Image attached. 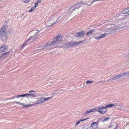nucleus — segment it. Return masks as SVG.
<instances>
[{"label": "nucleus", "mask_w": 129, "mask_h": 129, "mask_svg": "<svg viewBox=\"0 0 129 129\" xmlns=\"http://www.w3.org/2000/svg\"><path fill=\"white\" fill-rule=\"evenodd\" d=\"M26 42L24 43L21 46L22 48H23L26 45Z\"/></svg>", "instance_id": "nucleus-27"}, {"label": "nucleus", "mask_w": 129, "mask_h": 129, "mask_svg": "<svg viewBox=\"0 0 129 129\" xmlns=\"http://www.w3.org/2000/svg\"><path fill=\"white\" fill-rule=\"evenodd\" d=\"M63 41L62 36L59 35H57L53 39V40L49 45V48L51 49V46L53 45H56L60 44H62V42Z\"/></svg>", "instance_id": "nucleus-1"}, {"label": "nucleus", "mask_w": 129, "mask_h": 129, "mask_svg": "<svg viewBox=\"0 0 129 129\" xmlns=\"http://www.w3.org/2000/svg\"><path fill=\"white\" fill-rule=\"evenodd\" d=\"M85 33L84 31H81L79 32V34L80 37H82L84 36Z\"/></svg>", "instance_id": "nucleus-17"}, {"label": "nucleus", "mask_w": 129, "mask_h": 129, "mask_svg": "<svg viewBox=\"0 0 129 129\" xmlns=\"http://www.w3.org/2000/svg\"><path fill=\"white\" fill-rule=\"evenodd\" d=\"M106 34L105 33L103 34H102L100 35L99 37H95L94 38L96 40H98L101 39L103 38H105L106 37Z\"/></svg>", "instance_id": "nucleus-10"}, {"label": "nucleus", "mask_w": 129, "mask_h": 129, "mask_svg": "<svg viewBox=\"0 0 129 129\" xmlns=\"http://www.w3.org/2000/svg\"><path fill=\"white\" fill-rule=\"evenodd\" d=\"M97 109L98 110V112L100 113L104 114L107 111V108L106 107H99L97 108Z\"/></svg>", "instance_id": "nucleus-4"}, {"label": "nucleus", "mask_w": 129, "mask_h": 129, "mask_svg": "<svg viewBox=\"0 0 129 129\" xmlns=\"http://www.w3.org/2000/svg\"><path fill=\"white\" fill-rule=\"evenodd\" d=\"M16 96H14V97H13L11 98L10 99H14L16 97Z\"/></svg>", "instance_id": "nucleus-36"}, {"label": "nucleus", "mask_w": 129, "mask_h": 129, "mask_svg": "<svg viewBox=\"0 0 129 129\" xmlns=\"http://www.w3.org/2000/svg\"><path fill=\"white\" fill-rule=\"evenodd\" d=\"M41 2V1L40 0H39L37 1V2L38 4L39 3H40Z\"/></svg>", "instance_id": "nucleus-35"}, {"label": "nucleus", "mask_w": 129, "mask_h": 129, "mask_svg": "<svg viewBox=\"0 0 129 129\" xmlns=\"http://www.w3.org/2000/svg\"><path fill=\"white\" fill-rule=\"evenodd\" d=\"M31 38L32 40L35 41V40L38 37L36 36H33Z\"/></svg>", "instance_id": "nucleus-22"}, {"label": "nucleus", "mask_w": 129, "mask_h": 129, "mask_svg": "<svg viewBox=\"0 0 129 129\" xmlns=\"http://www.w3.org/2000/svg\"><path fill=\"white\" fill-rule=\"evenodd\" d=\"M127 56L128 57V58H129V53L127 54Z\"/></svg>", "instance_id": "nucleus-41"}, {"label": "nucleus", "mask_w": 129, "mask_h": 129, "mask_svg": "<svg viewBox=\"0 0 129 129\" xmlns=\"http://www.w3.org/2000/svg\"><path fill=\"white\" fill-rule=\"evenodd\" d=\"M13 103L17 104H20L23 106L24 107H29L30 106H34V104L25 105L24 103H21L19 102H18L17 101H15L13 102Z\"/></svg>", "instance_id": "nucleus-6"}, {"label": "nucleus", "mask_w": 129, "mask_h": 129, "mask_svg": "<svg viewBox=\"0 0 129 129\" xmlns=\"http://www.w3.org/2000/svg\"><path fill=\"white\" fill-rule=\"evenodd\" d=\"M31 39H32V38H31V37H30V38H29V39H28L27 40H26V43H27V42H28L29 41V40H31Z\"/></svg>", "instance_id": "nucleus-31"}, {"label": "nucleus", "mask_w": 129, "mask_h": 129, "mask_svg": "<svg viewBox=\"0 0 129 129\" xmlns=\"http://www.w3.org/2000/svg\"><path fill=\"white\" fill-rule=\"evenodd\" d=\"M112 127V126H109V128H110V127Z\"/></svg>", "instance_id": "nucleus-43"}, {"label": "nucleus", "mask_w": 129, "mask_h": 129, "mask_svg": "<svg viewBox=\"0 0 129 129\" xmlns=\"http://www.w3.org/2000/svg\"><path fill=\"white\" fill-rule=\"evenodd\" d=\"M75 36H77V37L79 36V32L75 33Z\"/></svg>", "instance_id": "nucleus-29"}, {"label": "nucleus", "mask_w": 129, "mask_h": 129, "mask_svg": "<svg viewBox=\"0 0 129 129\" xmlns=\"http://www.w3.org/2000/svg\"><path fill=\"white\" fill-rule=\"evenodd\" d=\"M110 118L109 117H106L104 118V119L103 120V122H105L106 121L108 120Z\"/></svg>", "instance_id": "nucleus-23"}, {"label": "nucleus", "mask_w": 129, "mask_h": 129, "mask_svg": "<svg viewBox=\"0 0 129 129\" xmlns=\"http://www.w3.org/2000/svg\"><path fill=\"white\" fill-rule=\"evenodd\" d=\"M22 1L25 3H28L29 1V0H22Z\"/></svg>", "instance_id": "nucleus-26"}, {"label": "nucleus", "mask_w": 129, "mask_h": 129, "mask_svg": "<svg viewBox=\"0 0 129 129\" xmlns=\"http://www.w3.org/2000/svg\"><path fill=\"white\" fill-rule=\"evenodd\" d=\"M89 119V118H86L85 119H81V120H80V121H79L77 122L76 123V124L75 125V126H76L78 124H79L81 121H83L86 120H87V119Z\"/></svg>", "instance_id": "nucleus-18"}, {"label": "nucleus", "mask_w": 129, "mask_h": 129, "mask_svg": "<svg viewBox=\"0 0 129 129\" xmlns=\"http://www.w3.org/2000/svg\"><path fill=\"white\" fill-rule=\"evenodd\" d=\"M48 42L47 43V44L45 45V47L48 44Z\"/></svg>", "instance_id": "nucleus-42"}, {"label": "nucleus", "mask_w": 129, "mask_h": 129, "mask_svg": "<svg viewBox=\"0 0 129 129\" xmlns=\"http://www.w3.org/2000/svg\"><path fill=\"white\" fill-rule=\"evenodd\" d=\"M54 24V23H53V24H52L51 25H49V27L50 26H51Z\"/></svg>", "instance_id": "nucleus-40"}, {"label": "nucleus", "mask_w": 129, "mask_h": 129, "mask_svg": "<svg viewBox=\"0 0 129 129\" xmlns=\"http://www.w3.org/2000/svg\"><path fill=\"white\" fill-rule=\"evenodd\" d=\"M98 0H94L91 3V4H90L91 5V4L93 3L94 2H95V1H98Z\"/></svg>", "instance_id": "nucleus-34"}, {"label": "nucleus", "mask_w": 129, "mask_h": 129, "mask_svg": "<svg viewBox=\"0 0 129 129\" xmlns=\"http://www.w3.org/2000/svg\"><path fill=\"white\" fill-rule=\"evenodd\" d=\"M91 126L92 129H98V123L95 122H93L91 124Z\"/></svg>", "instance_id": "nucleus-7"}, {"label": "nucleus", "mask_w": 129, "mask_h": 129, "mask_svg": "<svg viewBox=\"0 0 129 129\" xmlns=\"http://www.w3.org/2000/svg\"><path fill=\"white\" fill-rule=\"evenodd\" d=\"M96 109V108L94 109H90L86 111L84 113V115H87L88 114L90 113L91 112H94L95 110Z\"/></svg>", "instance_id": "nucleus-8"}, {"label": "nucleus", "mask_w": 129, "mask_h": 129, "mask_svg": "<svg viewBox=\"0 0 129 129\" xmlns=\"http://www.w3.org/2000/svg\"><path fill=\"white\" fill-rule=\"evenodd\" d=\"M84 42V40L82 41L79 42H76L73 43L72 44H70V46L71 47H73V46H77L78 44H80V43H82Z\"/></svg>", "instance_id": "nucleus-9"}, {"label": "nucleus", "mask_w": 129, "mask_h": 129, "mask_svg": "<svg viewBox=\"0 0 129 129\" xmlns=\"http://www.w3.org/2000/svg\"><path fill=\"white\" fill-rule=\"evenodd\" d=\"M83 3L82 2H78L77 3L71 6L70 8V9L74 8L72 9V11H74L75 9H78L81 7V5Z\"/></svg>", "instance_id": "nucleus-3"}, {"label": "nucleus", "mask_w": 129, "mask_h": 129, "mask_svg": "<svg viewBox=\"0 0 129 129\" xmlns=\"http://www.w3.org/2000/svg\"><path fill=\"white\" fill-rule=\"evenodd\" d=\"M48 100V98H42V100H43V102L46 101H47Z\"/></svg>", "instance_id": "nucleus-24"}, {"label": "nucleus", "mask_w": 129, "mask_h": 129, "mask_svg": "<svg viewBox=\"0 0 129 129\" xmlns=\"http://www.w3.org/2000/svg\"><path fill=\"white\" fill-rule=\"evenodd\" d=\"M129 12V7L124 9L121 12L122 14H126Z\"/></svg>", "instance_id": "nucleus-11"}, {"label": "nucleus", "mask_w": 129, "mask_h": 129, "mask_svg": "<svg viewBox=\"0 0 129 129\" xmlns=\"http://www.w3.org/2000/svg\"><path fill=\"white\" fill-rule=\"evenodd\" d=\"M11 51H8L6 53H5V54H9L11 53Z\"/></svg>", "instance_id": "nucleus-32"}, {"label": "nucleus", "mask_w": 129, "mask_h": 129, "mask_svg": "<svg viewBox=\"0 0 129 129\" xmlns=\"http://www.w3.org/2000/svg\"><path fill=\"white\" fill-rule=\"evenodd\" d=\"M37 95V94H27V97L28 98H31L32 97L36 96Z\"/></svg>", "instance_id": "nucleus-14"}, {"label": "nucleus", "mask_w": 129, "mask_h": 129, "mask_svg": "<svg viewBox=\"0 0 129 129\" xmlns=\"http://www.w3.org/2000/svg\"><path fill=\"white\" fill-rule=\"evenodd\" d=\"M51 97H49V99H51Z\"/></svg>", "instance_id": "nucleus-44"}, {"label": "nucleus", "mask_w": 129, "mask_h": 129, "mask_svg": "<svg viewBox=\"0 0 129 129\" xmlns=\"http://www.w3.org/2000/svg\"><path fill=\"white\" fill-rule=\"evenodd\" d=\"M36 8L34 6L32 7L29 10V12H32L35 9H36Z\"/></svg>", "instance_id": "nucleus-20"}, {"label": "nucleus", "mask_w": 129, "mask_h": 129, "mask_svg": "<svg viewBox=\"0 0 129 129\" xmlns=\"http://www.w3.org/2000/svg\"><path fill=\"white\" fill-rule=\"evenodd\" d=\"M119 28H120L119 27H117V28H115V29H119Z\"/></svg>", "instance_id": "nucleus-39"}, {"label": "nucleus", "mask_w": 129, "mask_h": 129, "mask_svg": "<svg viewBox=\"0 0 129 129\" xmlns=\"http://www.w3.org/2000/svg\"><path fill=\"white\" fill-rule=\"evenodd\" d=\"M21 97H25L26 96H27V94H25L21 95Z\"/></svg>", "instance_id": "nucleus-28"}, {"label": "nucleus", "mask_w": 129, "mask_h": 129, "mask_svg": "<svg viewBox=\"0 0 129 129\" xmlns=\"http://www.w3.org/2000/svg\"><path fill=\"white\" fill-rule=\"evenodd\" d=\"M38 3L37 2H36L35 3V6H34V7H35L36 8V7L38 6Z\"/></svg>", "instance_id": "nucleus-30"}, {"label": "nucleus", "mask_w": 129, "mask_h": 129, "mask_svg": "<svg viewBox=\"0 0 129 129\" xmlns=\"http://www.w3.org/2000/svg\"><path fill=\"white\" fill-rule=\"evenodd\" d=\"M95 31L94 29H93L91 30H90L86 34V35L87 36H90L93 32Z\"/></svg>", "instance_id": "nucleus-16"}, {"label": "nucleus", "mask_w": 129, "mask_h": 129, "mask_svg": "<svg viewBox=\"0 0 129 129\" xmlns=\"http://www.w3.org/2000/svg\"><path fill=\"white\" fill-rule=\"evenodd\" d=\"M121 75L122 77L123 76H128V75L129 74V72H125L124 73L121 74Z\"/></svg>", "instance_id": "nucleus-19"}, {"label": "nucleus", "mask_w": 129, "mask_h": 129, "mask_svg": "<svg viewBox=\"0 0 129 129\" xmlns=\"http://www.w3.org/2000/svg\"><path fill=\"white\" fill-rule=\"evenodd\" d=\"M42 100V98H39L37 101L36 102V104H38L41 103L43 102Z\"/></svg>", "instance_id": "nucleus-15"}, {"label": "nucleus", "mask_w": 129, "mask_h": 129, "mask_svg": "<svg viewBox=\"0 0 129 129\" xmlns=\"http://www.w3.org/2000/svg\"><path fill=\"white\" fill-rule=\"evenodd\" d=\"M8 48V47L7 45H4L0 47V51L1 52H4Z\"/></svg>", "instance_id": "nucleus-5"}, {"label": "nucleus", "mask_w": 129, "mask_h": 129, "mask_svg": "<svg viewBox=\"0 0 129 129\" xmlns=\"http://www.w3.org/2000/svg\"><path fill=\"white\" fill-rule=\"evenodd\" d=\"M5 55H6V54H5V53L2 54L1 55L0 57L1 58L2 57L3 58H5L6 57V56H5Z\"/></svg>", "instance_id": "nucleus-25"}, {"label": "nucleus", "mask_w": 129, "mask_h": 129, "mask_svg": "<svg viewBox=\"0 0 129 129\" xmlns=\"http://www.w3.org/2000/svg\"><path fill=\"white\" fill-rule=\"evenodd\" d=\"M121 77V75L120 74V75H117L116 76H114V77L111 79V80H116L119 79Z\"/></svg>", "instance_id": "nucleus-13"}, {"label": "nucleus", "mask_w": 129, "mask_h": 129, "mask_svg": "<svg viewBox=\"0 0 129 129\" xmlns=\"http://www.w3.org/2000/svg\"><path fill=\"white\" fill-rule=\"evenodd\" d=\"M118 105L116 103H114L113 104H111L108 105H107L106 106V108H111V107H116L117 106H118Z\"/></svg>", "instance_id": "nucleus-12"}, {"label": "nucleus", "mask_w": 129, "mask_h": 129, "mask_svg": "<svg viewBox=\"0 0 129 129\" xmlns=\"http://www.w3.org/2000/svg\"><path fill=\"white\" fill-rule=\"evenodd\" d=\"M16 96L17 97H21V95H18L17 96Z\"/></svg>", "instance_id": "nucleus-37"}, {"label": "nucleus", "mask_w": 129, "mask_h": 129, "mask_svg": "<svg viewBox=\"0 0 129 129\" xmlns=\"http://www.w3.org/2000/svg\"><path fill=\"white\" fill-rule=\"evenodd\" d=\"M7 26L6 25H4L0 29V36L3 42H5L7 40L8 37L6 33V30Z\"/></svg>", "instance_id": "nucleus-2"}, {"label": "nucleus", "mask_w": 129, "mask_h": 129, "mask_svg": "<svg viewBox=\"0 0 129 129\" xmlns=\"http://www.w3.org/2000/svg\"><path fill=\"white\" fill-rule=\"evenodd\" d=\"M93 82L92 81L87 80L86 82V84H88L91 83H93Z\"/></svg>", "instance_id": "nucleus-21"}, {"label": "nucleus", "mask_w": 129, "mask_h": 129, "mask_svg": "<svg viewBox=\"0 0 129 129\" xmlns=\"http://www.w3.org/2000/svg\"><path fill=\"white\" fill-rule=\"evenodd\" d=\"M35 92V91L32 90L30 91L29 92V93H31V92Z\"/></svg>", "instance_id": "nucleus-33"}, {"label": "nucleus", "mask_w": 129, "mask_h": 129, "mask_svg": "<svg viewBox=\"0 0 129 129\" xmlns=\"http://www.w3.org/2000/svg\"><path fill=\"white\" fill-rule=\"evenodd\" d=\"M84 4H86V3H84Z\"/></svg>", "instance_id": "nucleus-45"}, {"label": "nucleus", "mask_w": 129, "mask_h": 129, "mask_svg": "<svg viewBox=\"0 0 129 129\" xmlns=\"http://www.w3.org/2000/svg\"><path fill=\"white\" fill-rule=\"evenodd\" d=\"M23 48H21V46L20 47V48L19 49V50H21Z\"/></svg>", "instance_id": "nucleus-38"}]
</instances>
